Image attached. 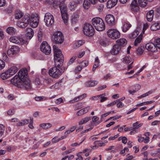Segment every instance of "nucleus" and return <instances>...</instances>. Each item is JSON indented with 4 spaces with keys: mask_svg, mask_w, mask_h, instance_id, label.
Returning a JSON list of instances; mask_svg holds the SVG:
<instances>
[{
    "mask_svg": "<svg viewBox=\"0 0 160 160\" xmlns=\"http://www.w3.org/2000/svg\"><path fill=\"white\" fill-rule=\"evenodd\" d=\"M100 43L102 45L105 46L107 45L108 43L106 40L101 39L100 41Z\"/></svg>",
    "mask_w": 160,
    "mask_h": 160,
    "instance_id": "obj_48",
    "label": "nucleus"
},
{
    "mask_svg": "<svg viewBox=\"0 0 160 160\" xmlns=\"http://www.w3.org/2000/svg\"><path fill=\"white\" fill-rule=\"evenodd\" d=\"M88 61H84L82 62L81 65L82 67L87 66L88 65Z\"/></svg>",
    "mask_w": 160,
    "mask_h": 160,
    "instance_id": "obj_54",
    "label": "nucleus"
},
{
    "mask_svg": "<svg viewBox=\"0 0 160 160\" xmlns=\"http://www.w3.org/2000/svg\"><path fill=\"white\" fill-rule=\"evenodd\" d=\"M145 48L151 52H156L157 51V47L153 43L151 42L147 44Z\"/></svg>",
    "mask_w": 160,
    "mask_h": 160,
    "instance_id": "obj_13",
    "label": "nucleus"
},
{
    "mask_svg": "<svg viewBox=\"0 0 160 160\" xmlns=\"http://www.w3.org/2000/svg\"><path fill=\"white\" fill-rule=\"evenodd\" d=\"M6 31L9 34L12 35L16 32V30L12 27H9L7 28Z\"/></svg>",
    "mask_w": 160,
    "mask_h": 160,
    "instance_id": "obj_31",
    "label": "nucleus"
},
{
    "mask_svg": "<svg viewBox=\"0 0 160 160\" xmlns=\"http://www.w3.org/2000/svg\"><path fill=\"white\" fill-rule=\"evenodd\" d=\"M150 29L152 31H155L160 29V22L156 23L152 25Z\"/></svg>",
    "mask_w": 160,
    "mask_h": 160,
    "instance_id": "obj_27",
    "label": "nucleus"
},
{
    "mask_svg": "<svg viewBox=\"0 0 160 160\" xmlns=\"http://www.w3.org/2000/svg\"><path fill=\"white\" fill-rule=\"evenodd\" d=\"M41 51L46 55H49L51 52V49L46 42H43L40 47Z\"/></svg>",
    "mask_w": 160,
    "mask_h": 160,
    "instance_id": "obj_10",
    "label": "nucleus"
},
{
    "mask_svg": "<svg viewBox=\"0 0 160 160\" xmlns=\"http://www.w3.org/2000/svg\"><path fill=\"white\" fill-rule=\"evenodd\" d=\"M27 71L26 69H21L18 72V76L21 78L25 81H29L27 78Z\"/></svg>",
    "mask_w": 160,
    "mask_h": 160,
    "instance_id": "obj_14",
    "label": "nucleus"
},
{
    "mask_svg": "<svg viewBox=\"0 0 160 160\" xmlns=\"http://www.w3.org/2000/svg\"><path fill=\"white\" fill-rule=\"evenodd\" d=\"M79 18V15L77 13H74L72 16L71 22L73 24L77 22Z\"/></svg>",
    "mask_w": 160,
    "mask_h": 160,
    "instance_id": "obj_26",
    "label": "nucleus"
},
{
    "mask_svg": "<svg viewBox=\"0 0 160 160\" xmlns=\"http://www.w3.org/2000/svg\"><path fill=\"white\" fill-rule=\"evenodd\" d=\"M108 36L112 39L119 38L121 36L119 32L117 29H111L108 30L107 32Z\"/></svg>",
    "mask_w": 160,
    "mask_h": 160,
    "instance_id": "obj_8",
    "label": "nucleus"
},
{
    "mask_svg": "<svg viewBox=\"0 0 160 160\" xmlns=\"http://www.w3.org/2000/svg\"><path fill=\"white\" fill-rule=\"evenodd\" d=\"M30 122L29 123V124L28 125V127L32 129L34 128V127L32 125V123H33V118L30 117Z\"/></svg>",
    "mask_w": 160,
    "mask_h": 160,
    "instance_id": "obj_49",
    "label": "nucleus"
},
{
    "mask_svg": "<svg viewBox=\"0 0 160 160\" xmlns=\"http://www.w3.org/2000/svg\"><path fill=\"white\" fill-rule=\"evenodd\" d=\"M118 102L117 105L118 108H122L124 106V104L122 102L119 101Z\"/></svg>",
    "mask_w": 160,
    "mask_h": 160,
    "instance_id": "obj_57",
    "label": "nucleus"
},
{
    "mask_svg": "<svg viewBox=\"0 0 160 160\" xmlns=\"http://www.w3.org/2000/svg\"><path fill=\"white\" fill-rule=\"evenodd\" d=\"M54 52V59H63V56L61 51L55 45L53 46Z\"/></svg>",
    "mask_w": 160,
    "mask_h": 160,
    "instance_id": "obj_11",
    "label": "nucleus"
},
{
    "mask_svg": "<svg viewBox=\"0 0 160 160\" xmlns=\"http://www.w3.org/2000/svg\"><path fill=\"white\" fill-rule=\"evenodd\" d=\"M98 83L97 81L89 80L85 82V85L86 87H92L96 86Z\"/></svg>",
    "mask_w": 160,
    "mask_h": 160,
    "instance_id": "obj_17",
    "label": "nucleus"
},
{
    "mask_svg": "<svg viewBox=\"0 0 160 160\" xmlns=\"http://www.w3.org/2000/svg\"><path fill=\"white\" fill-rule=\"evenodd\" d=\"M58 142V137H55L53 138L52 140V142L53 143H56Z\"/></svg>",
    "mask_w": 160,
    "mask_h": 160,
    "instance_id": "obj_60",
    "label": "nucleus"
},
{
    "mask_svg": "<svg viewBox=\"0 0 160 160\" xmlns=\"http://www.w3.org/2000/svg\"><path fill=\"white\" fill-rule=\"evenodd\" d=\"M83 110H82V109H81L80 110L78 111L77 113V115L78 116H80L84 114V113L83 111Z\"/></svg>",
    "mask_w": 160,
    "mask_h": 160,
    "instance_id": "obj_52",
    "label": "nucleus"
},
{
    "mask_svg": "<svg viewBox=\"0 0 160 160\" xmlns=\"http://www.w3.org/2000/svg\"><path fill=\"white\" fill-rule=\"evenodd\" d=\"M39 20L38 17H35L34 18L31 17L30 18V22L32 27L36 28L37 27L38 24Z\"/></svg>",
    "mask_w": 160,
    "mask_h": 160,
    "instance_id": "obj_16",
    "label": "nucleus"
},
{
    "mask_svg": "<svg viewBox=\"0 0 160 160\" xmlns=\"http://www.w3.org/2000/svg\"><path fill=\"white\" fill-rule=\"evenodd\" d=\"M154 15V11L151 10L148 12L147 15V18L148 21L150 22L152 21Z\"/></svg>",
    "mask_w": 160,
    "mask_h": 160,
    "instance_id": "obj_29",
    "label": "nucleus"
},
{
    "mask_svg": "<svg viewBox=\"0 0 160 160\" xmlns=\"http://www.w3.org/2000/svg\"><path fill=\"white\" fill-rule=\"evenodd\" d=\"M99 61L98 57L96 58H95V62L94 64H96L97 67H99Z\"/></svg>",
    "mask_w": 160,
    "mask_h": 160,
    "instance_id": "obj_64",
    "label": "nucleus"
},
{
    "mask_svg": "<svg viewBox=\"0 0 160 160\" xmlns=\"http://www.w3.org/2000/svg\"><path fill=\"white\" fill-rule=\"evenodd\" d=\"M103 8V5L102 4H100L98 7V9L99 12L102 11Z\"/></svg>",
    "mask_w": 160,
    "mask_h": 160,
    "instance_id": "obj_63",
    "label": "nucleus"
},
{
    "mask_svg": "<svg viewBox=\"0 0 160 160\" xmlns=\"http://www.w3.org/2000/svg\"><path fill=\"white\" fill-rule=\"evenodd\" d=\"M117 102H118V100L115 101L110 103L108 104L107 105V106L108 107H110L115 105Z\"/></svg>",
    "mask_w": 160,
    "mask_h": 160,
    "instance_id": "obj_53",
    "label": "nucleus"
},
{
    "mask_svg": "<svg viewBox=\"0 0 160 160\" xmlns=\"http://www.w3.org/2000/svg\"><path fill=\"white\" fill-rule=\"evenodd\" d=\"M157 48L160 49V38H157L154 40V43Z\"/></svg>",
    "mask_w": 160,
    "mask_h": 160,
    "instance_id": "obj_41",
    "label": "nucleus"
},
{
    "mask_svg": "<svg viewBox=\"0 0 160 160\" xmlns=\"http://www.w3.org/2000/svg\"><path fill=\"white\" fill-rule=\"evenodd\" d=\"M84 34L89 37L93 35L94 33V30L92 26L89 23H86L83 28Z\"/></svg>",
    "mask_w": 160,
    "mask_h": 160,
    "instance_id": "obj_6",
    "label": "nucleus"
},
{
    "mask_svg": "<svg viewBox=\"0 0 160 160\" xmlns=\"http://www.w3.org/2000/svg\"><path fill=\"white\" fill-rule=\"evenodd\" d=\"M44 20L47 26H51L54 23V18L51 14L47 13L45 15Z\"/></svg>",
    "mask_w": 160,
    "mask_h": 160,
    "instance_id": "obj_9",
    "label": "nucleus"
},
{
    "mask_svg": "<svg viewBox=\"0 0 160 160\" xmlns=\"http://www.w3.org/2000/svg\"><path fill=\"white\" fill-rule=\"evenodd\" d=\"M18 70V69L17 67L15 66H12L7 71L8 72V73L10 76H11L16 73L17 72Z\"/></svg>",
    "mask_w": 160,
    "mask_h": 160,
    "instance_id": "obj_24",
    "label": "nucleus"
},
{
    "mask_svg": "<svg viewBox=\"0 0 160 160\" xmlns=\"http://www.w3.org/2000/svg\"><path fill=\"white\" fill-rule=\"evenodd\" d=\"M152 92L151 91H149L146 93L143 94L141 95V97H142L143 98L145 97L146 96H148L149 94H151Z\"/></svg>",
    "mask_w": 160,
    "mask_h": 160,
    "instance_id": "obj_61",
    "label": "nucleus"
},
{
    "mask_svg": "<svg viewBox=\"0 0 160 160\" xmlns=\"http://www.w3.org/2000/svg\"><path fill=\"white\" fill-rule=\"evenodd\" d=\"M14 113V111L13 109H10L8 111V115H13Z\"/></svg>",
    "mask_w": 160,
    "mask_h": 160,
    "instance_id": "obj_58",
    "label": "nucleus"
},
{
    "mask_svg": "<svg viewBox=\"0 0 160 160\" xmlns=\"http://www.w3.org/2000/svg\"><path fill=\"white\" fill-rule=\"evenodd\" d=\"M40 126L44 129H48L52 127V124L49 123L41 124Z\"/></svg>",
    "mask_w": 160,
    "mask_h": 160,
    "instance_id": "obj_36",
    "label": "nucleus"
},
{
    "mask_svg": "<svg viewBox=\"0 0 160 160\" xmlns=\"http://www.w3.org/2000/svg\"><path fill=\"white\" fill-rule=\"evenodd\" d=\"M5 62L1 60H0V70L3 69L5 67Z\"/></svg>",
    "mask_w": 160,
    "mask_h": 160,
    "instance_id": "obj_47",
    "label": "nucleus"
},
{
    "mask_svg": "<svg viewBox=\"0 0 160 160\" xmlns=\"http://www.w3.org/2000/svg\"><path fill=\"white\" fill-rule=\"evenodd\" d=\"M106 87H107V86L106 85H103L102 86H100L98 88V90L100 91V90H102L104 89V88H106Z\"/></svg>",
    "mask_w": 160,
    "mask_h": 160,
    "instance_id": "obj_62",
    "label": "nucleus"
},
{
    "mask_svg": "<svg viewBox=\"0 0 160 160\" xmlns=\"http://www.w3.org/2000/svg\"><path fill=\"white\" fill-rule=\"evenodd\" d=\"M26 32L27 37L29 39H31L34 35V32L33 30L31 28H27Z\"/></svg>",
    "mask_w": 160,
    "mask_h": 160,
    "instance_id": "obj_25",
    "label": "nucleus"
},
{
    "mask_svg": "<svg viewBox=\"0 0 160 160\" xmlns=\"http://www.w3.org/2000/svg\"><path fill=\"white\" fill-rule=\"evenodd\" d=\"M30 22V17L29 14H25L23 17L21 21L18 23V26L21 28H25L27 27Z\"/></svg>",
    "mask_w": 160,
    "mask_h": 160,
    "instance_id": "obj_5",
    "label": "nucleus"
},
{
    "mask_svg": "<svg viewBox=\"0 0 160 160\" xmlns=\"http://www.w3.org/2000/svg\"><path fill=\"white\" fill-rule=\"evenodd\" d=\"M144 48L143 47H139L137 50V53L139 55L142 54L144 51Z\"/></svg>",
    "mask_w": 160,
    "mask_h": 160,
    "instance_id": "obj_42",
    "label": "nucleus"
},
{
    "mask_svg": "<svg viewBox=\"0 0 160 160\" xmlns=\"http://www.w3.org/2000/svg\"><path fill=\"white\" fill-rule=\"evenodd\" d=\"M4 131V126L3 124H0V137L2 136Z\"/></svg>",
    "mask_w": 160,
    "mask_h": 160,
    "instance_id": "obj_44",
    "label": "nucleus"
},
{
    "mask_svg": "<svg viewBox=\"0 0 160 160\" xmlns=\"http://www.w3.org/2000/svg\"><path fill=\"white\" fill-rule=\"evenodd\" d=\"M142 39V35L140 34L139 36L136 38L134 42V46H137L138 44L140 43Z\"/></svg>",
    "mask_w": 160,
    "mask_h": 160,
    "instance_id": "obj_34",
    "label": "nucleus"
},
{
    "mask_svg": "<svg viewBox=\"0 0 160 160\" xmlns=\"http://www.w3.org/2000/svg\"><path fill=\"white\" fill-rule=\"evenodd\" d=\"M91 3L90 0H84L83 3L84 8L85 9H88Z\"/></svg>",
    "mask_w": 160,
    "mask_h": 160,
    "instance_id": "obj_33",
    "label": "nucleus"
},
{
    "mask_svg": "<svg viewBox=\"0 0 160 160\" xmlns=\"http://www.w3.org/2000/svg\"><path fill=\"white\" fill-rule=\"evenodd\" d=\"M84 41L82 40H79L77 42L75 43V45L76 47H79L84 43Z\"/></svg>",
    "mask_w": 160,
    "mask_h": 160,
    "instance_id": "obj_45",
    "label": "nucleus"
},
{
    "mask_svg": "<svg viewBox=\"0 0 160 160\" xmlns=\"http://www.w3.org/2000/svg\"><path fill=\"white\" fill-rule=\"evenodd\" d=\"M92 22L93 25L97 30L102 31L105 29V24L101 18L98 17L93 18Z\"/></svg>",
    "mask_w": 160,
    "mask_h": 160,
    "instance_id": "obj_3",
    "label": "nucleus"
},
{
    "mask_svg": "<svg viewBox=\"0 0 160 160\" xmlns=\"http://www.w3.org/2000/svg\"><path fill=\"white\" fill-rule=\"evenodd\" d=\"M19 48L16 46H12L10 49L7 51V54L9 56L13 55L17 53L19 50Z\"/></svg>",
    "mask_w": 160,
    "mask_h": 160,
    "instance_id": "obj_15",
    "label": "nucleus"
},
{
    "mask_svg": "<svg viewBox=\"0 0 160 160\" xmlns=\"http://www.w3.org/2000/svg\"><path fill=\"white\" fill-rule=\"evenodd\" d=\"M132 25L129 22H124L123 23L122 31L126 32L131 27Z\"/></svg>",
    "mask_w": 160,
    "mask_h": 160,
    "instance_id": "obj_28",
    "label": "nucleus"
},
{
    "mask_svg": "<svg viewBox=\"0 0 160 160\" xmlns=\"http://www.w3.org/2000/svg\"><path fill=\"white\" fill-rule=\"evenodd\" d=\"M90 119L91 117H88L82 118L80 121H79V125L83 124L88 122Z\"/></svg>",
    "mask_w": 160,
    "mask_h": 160,
    "instance_id": "obj_32",
    "label": "nucleus"
},
{
    "mask_svg": "<svg viewBox=\"0 0 160 160\" xmlns=\"http://www.w3.org/2000/svg\"><path fill=\"white\" fill-rule=\"evenodd\" d=\"M139 33V32L138 30H135L129 35V37L131 38H135L138 35Z\"/></svg>",
    "mask_w": 160,
    "mask_h": 160,
    "instance_id": "obj_40",
    "label": "nucleus"
},
{
    "mask_svg": "<svg viewBox=\"0 0 160 160\" xmlns=\"http://www.w3.org/2000/svg\"><path fill=\"white\" fill-rule=\"evenodd\" d=\"M65 69L64 68L62 67L60 70L56 67H54L49 69L48 73L50 76L52 77L57 78L64 72Z\"/></svg>",
    "mask_w": 160,
    "mask_h": 160,
    "instance_id": "obj_4",
    "label": "nucleus"
},
{
    "mask_svg": "<svg viewBox=\"0 0 160 160\" xmlns=\"http://www.w3.org/2000/svg\"><path fill=\"white\" fill-rule=\"evenodd\" d=\"M118 0H109L107 2V7L108 8H111L114 6L117 3Z\"/></svg>",
    "mask_w": 160,
    "mask_h": 160,
    "instance_id": "obj_22",
    "label": "nucleus"
},
{
    "mask_svg": "<svg viewBox=\"0 0 160 160\" xmlns=\"http://www.w3.org/2000/svg\"><path fill=\"white\" fill-rule=\"evenodd\" d=\"M37 36L38 40L41 41L42 40V38L43 36V32L41 30H39L38 31V33Z\"/></svg>",
    "mask_w": 160,
    "mask_h": 160,
    "instance_id": "obj_46",
    "label": "nucleus"
},
{
    "mask_svg": "<svg viewBox=\"0 0 160 160\" xmlns=\"http://www.w3.org/2000/svg\"><path fill=\"white\" fill-rule=\"evenodd\" d=\"M82 66H78L75 69V71L76 73H77L78 72L80 71L82 69Z\"/></svg>",
    "mask_w": 160,
    "mask_h": 160,
    "instance_id": "obj_55",
    "label": "nucleus"
},
{
    "mask_svg": "<svg viewBox=\"0 0 160 160\" xmlns=\"http://www.w3.org/2000/svg\"><path fill=\"white\" fill-rule=\"evenodd\" d=\"M29 120L25 119L17 123V126H20L25 125V124H27L29 122Z\"/></svg>",
    "mask_w": 160,
    "mask_h": 160,
    "instance_id": "obj_39",
    "label": "nucleus"
},
{
    "mask_svg": "<svg viewBox=\"0 0 160 160\" xmlns=\"http://www.w3.org/2000/svg\"><path fill=\"white\" fill-rule=\"evenodd\" d=\"M22 16V14L21 11H17L16 13L15 17L17 19H20Z\"/></svg>",
    "mask_w": 160,
    "mask_h": 160,
    "instance_id": "obj_43",
    "label": "nucleus"
},
{
    "mask_svg": "<svg viewBox=\"0 0 160 160\" xmlns=\"http://www.w3.org/2000/svg\"><path fill=\"white\" fill-rule=\"evenodd\" d=\"M106 21L109 25H113L115 24V21L114 16L112 14H108L105 17Z\"/></svg>",
    "mask_w": 160,
    "mask_h": 160,
    "instance_id": "obj_12",
    "label": "nucleus"
},
{
    "mask_svg": "<svg viewBox=\"0 0 160 160\" xmlns=\"http://www.w3.org/2000/svg\"><path fill=\"white\" fill-rule=\"evenodd\" d=\"M22 40V38L18 37H13L9 38V41L10 42L16 44L20 43Z\"/></svg>",
    "mask_w": 160,
    "mask_h": 160,
    "instance_id": "obj_21",
    "label": "nucleus"
},
{
    "mask_svg": "<svg viewBox=\"0 0 160 160\" xmlns=\"http://www.w3.org/2000/svg\"><path fill=\"white\" fill-rule=\"evenodd\" d=\"M0 76L1 78L3 80L6 79L8 78L11 77L8 71L2 73Z\"/></svg>",
    "mask_w": 160,
    "mask_h": 160,
    "instance_id": "obj_30",
    "label": "nucleus"
},
{
    "mask_svg": "<svg viewBox=\"0 0 160 160\" xmlns=\"http://www.w3.org/2000/svg\"><path fill=\"white\" fill-rule=\"evenodd\" d=\"M11 83L17 87L26 90L30 89L31 86L29 81H25L18 75H15L11 81Z\"/></svg>",
    "mask_w": 160,
    "mask_h": 160,
    "instance_id": "obj_1",
    "label": "nucleus"
},
{
    "mask_svg": "<svg viewBox=\"0 0 160 160\" xmlns=\"http://www.w3.org/2000/svg\"><path fill=\"white\" fill-rule=\"evenodd\" d=\"M35 83L36 85H40L41 84V82L38 78H36L35 80Z\"/></svg>",
    "mask_w": 160,
    "mask_h": 160,
    "instance_id": "obj_51",
    "label": "nucleus"
},
{
    "mask_svg": "<svg viewBox=\"0 0 160 160\" xmlns=\"http://www.w3.org/2000/svg\"><path fill=\"white\" fill-rule=\"evenodd\" d=\"M52 40L57 44H61L64 41L62 33L59 31L55 32L52 37Z\"/></svg>",
    "mask_w": 160,
    "mask_h": 160,
    "instance_id": "obj_7",
    "label": "nucleus"
},
{
    "mask_svg": "<svg viewBox=\"0 0 160 160\" xmlns=\"http://www.w3.org/2000/svg\"><path fill=\"white\" fill-rule=\"evenodd\" d=\"M77 6L75 4V2L74 1H73L70 3L69 8L71 11H73L75 10Z\"/></svg>",
    "mask_w": 160,
    "mask_h": 160,
    "instance_id": "obj_35",
    "label": "nucleus"
},
{
    "mask_svg": "<svg viewBox=\"0 0 160 160\" xmlns=\"http://www.w3.org/2000/svg\"><path fill=\"white\" fill-rule=\"evenodd\" d=\"M131 61V58L129 56H128L123 58L122 60V62L125 63H129Z\"/></svg>",
    "mask_w": 160,
    "mask_h": 160,
    "instance_id": "obj_37",
    "label": "nucleus"
},
{
    "mask_svg": "<svg viewBox=\"0 0 160 160\" xmlns=\"http://www.w3.org/2000/svg\"><path fill=\"white\" fill-rule=\"evenodd\" d=\"M76 56H73L70 59L68 64H69V65H70L73 63L74 62V60L76 59Z\"/></svg>",
    "mask_w": 160,
    "mask_h": 160,
    "instance_id": "obj_50",
    "label": "nucleus"
},
{
    "mask_svg": "<svg viewBox=\"0 0 160 160\" xmlns=\"http://www.w3.org/2000/svg\"><path fill=\"white\" fill-rule=\"evenodd\" d=\"M140 6L142 7H144L147 4V0H138Z\"/></svg>",
    "mask_w": 160,
    "mask_h": 160,
    "instance_id": "obj_38",
    "label": "nucleus"
},
{
    "mask_svg": "<svg viewBox=\"0 0 160 160\" xmlns=\"http://www.w3.org/2000/svg\"><path fill=\"white\" fill-rule=\"evenodd\" d=\"M131 9L133 11H137L138 10L139 7L137 0H132L131 5Z\"/></svg>",
    "mask_w": 160,
    "mask_h": 160,
    "instance_id": "obj_19",
    "label": "nucleus"
},
{
    "mask_svg": "<svg viewBox=\"0 0 160 160\" xmlns=\"http://www.w3.org/2000/svg\"><path fill=\"white\" fill-rule=\"evenodd\" d=\"M117 43V45H118L119 47H123L127 43V41L126 39L124 38L120 39L119 40L116 41Z\"/></svg>",
    "mask_w": 160,
    "mask_h": 160,
    "instance_id": "obj_20",
    "label": "nucleus"
},
{
    "mask_svg": "<svg viewBox=\"0 0 160 160\" xmlns=\"http://www.w3.org/2000/svg\"><path fill=\"white\" fill-rule=\"evenodd\" d=\"M55 62V66L61 69L60 67L62 65V63L63 61V59H54Z\"/></svg>",
    "mask_w": 160,
    "mask_h": 160,
    "instance_id": "obj_23",
    "label": "nucleus"
},
{
    "mask_svg": "<svg viewBox=\"0 0 160 160\" xmlns=\"http://www.w3.org/2000/svg\"><path fill=\"white\" fill-rule=\"evenodd\" d=\"M2 58L5 61H8V57L5 53H3L2 54Z\"/></svg>",
    "mask_w": 160,
    "mask_h": 160,
    "instance_id": "obj_56",
    "label": "nucleus"
},
{
    "mask_svg": "<svg viewBox=\"0 0 160 160\" xmlns=\"http://www.w3.org/2000/svg\"><path fill=\"white\" fill-rule=\"evenodd\" d=\"M120 47L117 44L114 45L111 50V53L113 55L118 54L120 51Z\"/></svg>",
    "mask_w": 160,
    "mask_h": 160,
    "instance_id": "obj_18",
    "label": "nucleus"
},
{
    "mask_svg": "<svg viewBox=\"0 0 160 160\" xmlns=\"http://www.w3.org/2000/svg\"><path fill=\"white\" fill-rule=\"evenodd\" d=\"M65 0H55L53 2L55 4L59 5L62 18L65 23L68 22V15L67 13V8L66 6L63 2Z\"/></svg>",
    "mask_w": 160,
    "mask_h": 160,
    "instance_id": "obj_2",
    "label": "nucleus"
},
{
    "mask_svg": "<svg viewBox=\"0 0 160 160\" xmlns=\"http://www.w3.org/2000/svg\"><path fill=\"white\" fill-rule=\"evenodd\" d=\"M90 107L89 106H88L86 108H85L82 109V110H83V112L84 114L87 113L88 112V110L90 109Z\"/></svg>",
    "mask_w": 160,
    "mask_h": 160,
    "instance_id": "obj_59",
    "label": "nucleus"
}]
</instances>
